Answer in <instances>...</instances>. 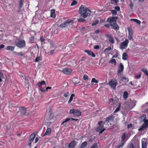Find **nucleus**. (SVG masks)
Listing matches in <instances>:
<instances>
[{"label":"nucleus","instance_id":"1","mask_svg":"<svg viewBox=\"0 0 148 148\" xmlns=\"http://www.w3.org/2000/svg\"><path fill=\"white\" fill-rule=\"evenodd\" d=\"M79 12L83 17L86 18L90 14L91 11L84 5H81L79 7Z\"/></svg>","mask_w":148,"mask_h":148},{"label":"nucleus","instance_id":"2","mask_svg":"<svg viewBox=\"0 0 148 148\" xmlns=\"http://www.w3.org/2000/svg\"><path fill=\"white\" fill-rule=\"evenodd\" d=\"M14 111H17L16 113L21 116L25 115L26 112V109L24 107H21L20 108H14Z\"/></svg>","mask_w":148,"mask_h":148},{"label":"nucleus","instance_id":"3","mask_svg":"<svg viewBox=\"0 0 148 148\" xmlns=\"http://www.w3.org/2000/svg\"><path fill=\"white\" fill-rule=\"evenodd\" d=\"M129 41L127 39H126L124 42H122L120 45V48L121 49H123L126 48L127 47Z\"/></svg>","mask_w":148,"mask_h":148},{"label":"nucleus","instance_id":"4","mask_svg":"<svg viewBox=\"0 0 148 148\" xmlns=\"http://www.w3.org/2000/svg\"><path fill=\"white\" fill-rule=\"evenodd\" d=\"M16 44L17 46L21 48L25 46V42L24 40H18L16 42Z\"/></svg>","mask_w":148,"mask_h":148},{"label":"nucleus","instance_id":"5","mask_svg":"<svg viewBox=\"0 0 148 148\" xmlns=\"http://www.w3.org/2000/svg\"><path fill=\"white\" fill-rule=\"evenodd\" d=\"M73 20L71 19H68L59 25V27L62 28H64L67 26L68 25L71 23Z\"/></svg>","mask_w":148,"mask_h":148},{"label":"nucleus","instance_id":"6","mask_svg":"<svg viewBox=\"0 0 148 148\" xmlns=\"http://www.w3.org/2000/svg\"><path fill=\"white\" fill-rule=\"evenodd\" d=\"M143 121L144 122V124L138 129V130L140 131L144 130L148 126V120L145 119Z\"/></svg>","mask_w":148,"mask_h":148},{"label":"nucleus","instance_id":"7","mask_svg":"<svg viewBox=\"0 0 148 148\" xmlns=\"http://www.w3.org/2000/svg\"><path fill=\"white\" fill-rule=\"evenodd\" d=\"M103 123V122L102 121H99L98 123V124L99 125V126L97 127V129H96V131L97 132L101 130H103L104 126V123H103V125H102V124Z\"/></svg>","mask_w":148,"mask_h":148},{"label":"nucleus","instance_id":"8","mask_svg":"<svg viewBox=\"0 0 148 148\" xmlns=\"http://www.w3.org/2000/svg\"><path fill=\"white\" fill-rule=\"evenodd\" d=\"M117 81L116 79H113L109 82V84L111 87L113 89H114L116 86Z\"/></svg>","mask_w":148,"mask_h":148},{"label":"nucleus","instance_id":"9","mask_svg":"<svg viewBox=\"0 0 148 148\" xmlns=\"http://www.w3.org/2000/svg\"><path fill=\"white\" fill-rule=\"evenodd\" d=\"M117 19V17H114L112 18L109 17L107 19V21L110 23H116V20Z\"/></svg>","mask_w":148,"mask_h":148},{"label":"nucleus","instance_id":"10","mask_svg":"<svg viewBox=\"0 0 148 148\" xmlns=\"http://www.w3.org/2000/svg\"><path fill=\"white\" fill-rule=\"evenodd\" d=\"M72 71L71 69L68 68H65L63 71V72L65 74L69 75H70L72 72Z\"/></svg>","mask_w":148,"mask_h":148},{"label":"nucleus","instance_id":"11","mask_svg":"<svg viewBox=\"0 0 148 148\" xmlns=\"http://www.w3.org/2000/svg\"><path fill=\"white\" fill-rule=\"evenodd\" d=\"M147 140L145 138H143L142 140V148H147Z\"/></svg>","mask_w":148,"mask_h":148},{"label":"nucleus","instance_id":"12","mask_svg":"<svg viewBox=\"0 0 148 148\" xmlns=\"http://www.w3.org/2000/svg\"><path fill=\"white\" fill-rule=\"evenodd\" d=\"M76 145V143L75 140H73L70 143L69 145V148H75Z\"/></svg>","mask_w":148,"mask_h":148},{"label":"nucleus","instance_id":"13","mask_svg":"<svg viewBox=\"0 0 148 148\" xmlns=\"http://www.w3.org/2000/svg\"><path fill=\"white\" fill-rule=\"evenodd\" d=\"M110 25L112 28L116 30H118L119 29L118 25H117L116 23H111L110 24Z\"/></svg>","mask_w":148,"mask_h":148},{"label":"nucleus","instance_id":"14","mask_svg":"<svg viewBox=\"0 0 148 148\" xmlns=\"http://www.w3.org/2000/svg\"><path fill=\"white\" fill-rule=\"evenodd\" d=\"M84 51L85 52L87 53L88 55L91 56L93 57H95V56L94 53L91 51L85 50Z\"/></svg>","mask_w":148,"mask_h":148},{"label":"nucleus","instance_id":"15","mask_svg":"<svg viewBox=\"0 0 148 148\" xmlns=\"http://www.w3.org/2000/svg\"><path fill=\"white\" fill-rule=\"evenodd\" d=\"M73 83L75 84H77L80 83V79L76 77H74L72 80Z\"/></svg>","mask_w":148,"mask_h":148},{"label":"nucleus","instance_id":"16","mask_svg":"<svg viewBox=\"0 0 148 148\" xmlns=\"http://www.w3.org/2000/svg\"><path fill=\"white\" fill-rule=\"evenodd\" d=\"M35 134H32L29 137V142H33L35 137Z\"/></svg>","mask_w":148,"mask_h":148},{"label":"nucleus","instance_id":"17","mask_svg":"<svg viewBox=\"0 0 148 148\" xmlns=\"http://www.w3.org/2000/svg\"><path fill=\"white\" fill-rule=\"evenodd\" d=\"M123 70V66L122 64L120 63L119 66V67L118 72L119 73L122 72Z\"/></svg>","mask_w":148,"mask_h":148},{"label":"nucleus","instance_id":"18","mask_svg":"<svg viewBox=\"0 0 148 148\" xmlns=\"http://www.w3.org/2000/svg\"><path fill=\"white\" fill-rule=\"evenodd\" d=\"M106 36L108 38L109 41L112 43L113 44L114 43V41L113 38L110 35H106Z\"/></svg>","mask_w":148,"mask_h":148},{"label":"nucleus","instance_id":"19","mask_svg":"<svg viewBox=\"0 0 148 148\" xmlns=\"http://www.w3.org/2000/svg\"><path fill=\"white\" fill-rule=\"evenodd\" d=\"M112 119V117L110 116L107 118L105 120V122H104V124H108V122L110 121H111Z\"/></svg>","mask_w":148,"mask_h":148},{"label":"nucleus","instance_id":"20","mask_svg":"<svg viewBox=\"0 0 148 148\" xmlns=\"http://www.w3.org/2000/svg\"><path fill=\"white\" fill-rule=\"evenodd\" d=\"M81 112L79 110H76L74 114L75 116H79L81 115Z\"/></svg>","mask_w":148,"mask_h":148},{"label":"nucleus","instance_id":"21","mask_svg":"<svg viewBox=\"0 0 148 148\" xmlns=\"http://www.w3.org/2000/svg\"><path fill=\"white\" fill-rule=\"evenodd\" d=\"M45 82L44 81H42L41 82H38L37 84V85L39 87V88H42V87H40L41 85H45Z\"/></svg>","mask_w":148,"mask_h":148},{"label":"nucleus","instance_id":"22","mask_svg":"<svg viewBox=\"0 0 148 148\" xmlns=\"http://www.w3.org/2000/svg\"><path fill=\"white\" fill-rule=\"evenodd\" d=\"M51 16L53 18H55L56 16L55 10L54 9H52L51 10Z\"/></svg>","mask_w":148,"mask_h":148},{"label":"nucleus","instance_id":"23","mask_svg":"<svg viewBox=\"0 0 148 148\" xmlns=\"http://www.w3.org/2000/svg\"><path fill=\"white\" fill-rule=\"evenodd\" d=\"M51 132V129L50 128H49L47 129L46 132L43 135V136L49 134Z\"/></svg>","mask_w":148,"mask_h":148},{"label":"nucleus","instance_id":"24","mask_svg":"<svg viewBox=\"0 0 148 148\" xmlns=\"http://www.w3.org/2000/svg\"><path fill=\"white\" fill-rule=\"evenodd\" d=\"M20 77L22 79V78L24 79H25V84H24V85H25V86H26V84L27 83V84L28 83V80L25 77H24L23 75H20Z\"/></svg>","mask_w":148,"mask_h":148},{"label":"nucleus","instance_id":"25","mask_svg":"<svg viewBox=\"0 0 148 148\" xmlns=\"http://www.w3.org/2000/svg\"><path fill=\"white\" fill-rule=\"evenodd\" d=\"M128 56L126 53H124L123 54L122 58L124 60H126L128 58Z\"/></svg>","mask_w":148,"mask_h":148},{"label":"nucleus","instance_id":"26","mask_svg":"<svg viewBox=\"0 0 148 148\" xmlns=\"http://www.w3.org/2000/svg\"><path fill=\"white\" fill-rule=\"evenodd\" d=\"M14 47L11 46H8L7 47L6 49L7 50L12 51L14 50Z\"/></svg>","mask_w":148,"mask_h":148},{"label":"nucleus","instance_id":"27","mask_svg":"<svg viewBox=\"0 0 148 148\" xmlns=\"http://www.w3.org/2000/svg\"><path fill=\"white\" fill-rule=\"evenodd\" d=\"M128 96V93L127 91L125 92L123 95V98L125 99L126 100Z\"/></svg>","mask_w":148,"mask_h":148},{"label":"nucleus","instance_id":"28","mask_svg":"<svg viewBox=\"0 0 148 148\" xmlns=\"http://www.w3.org/2000/svg\"><path fill=\"white\" fill-rule=\"evenodd\" d=\"M87 144V142L85 141L84 142L81 144L80 147L82 148H84L86 146Z\"/></svg>","mask_w":148,"mask_h":148},{"label":"nucleus","instance_id":"29","mask_svg":"<svg viewBox=\"0 0 148 148\" xmlns=\"http://www.w3.org/2000/svg\"><path fill=\"white\" fill-rule=\"evenodd\" d=\"M128 30L129 32V35H133V32L132 29L131 27H129L128 28Z\"/></svg>","mask_w":148,"mask_h":148},{"label":"nucleus","instance_id":"30","mask_svg":"<svg viewBox=\"0 0 148 148\" xmlns=\"http://www.w3.org/2000/svg\"><path fill=\"white\" fill-rule=\"evenodd\" d=\"M122 80L125 82H128L129 79L128 78H126L124 76H122L121 77Z\"/></svg>","mask_w":148,"mask_h":148},{"label":"nucleus","instance_id":"31","mask_svg":"<svg viewBox=\"0 0 148 148\" xmlns=\"http://www.w3.org/2000/svg\"><path fill=\"white\" fill-rule=\"evenodd\" d=\"M99 22V20H95L93 23L91 24L92 26H95Z\"/></svg>","mask_w":148,"mask_h":148},{"label":"nucleus","instance_id":"32","mask_svg":"<svg viewBox=\"0 0 148 148\" xmlns=\"http://www.w3.org/2000/svg\"><path fill=\"white\" fill-rule=\"evenodd\" d=\"M146 118V116L144 114L142 116H141L140 118V121H144V120H145V119Z\"/></svg>","mask_w":148,"mask_h":148},{"label":"nucleus","instance_id":"33","mask_svg":"<svg viewBox=\"0 0 148 148\" xmlns=\"http://www.w3.org/2000/svg\"><path fill=\"white\" fill-rule=\"evenodd\" d=\"M75 95L73 94H71L69 100L68 101V103H70L73 100V97H74Z\"/></svg>","mask_w":148,"mask_h":148},{"label":"nucleus","instance_id":"34","mask_svg":"<svg viewBox=\"0 0 148 148\" xmlns=\"http://www.w3.org/2000/svg\"><path fill=\"white\" fill-rule=\"evenodd\" d=\"M141 70L146 75L148 76V71L146 69H141Z\"/></svg>","mask_w":148,"mask_h":148},{"label":"nucleus","instance_id":"35","mask_svg":"<svg viewBox=\"0 0 148 148\" xmlns=\"http://www.w3.org/2000/svg\"><path fill=\"white\" fill-rule=\"evenodd\" d=\"M13 54H16L18 56H23L22 52L17 53L16 52H13Z\"/></svg>","mask_w":148,"mask_h":148},{"label":"nucleus","instance_id":"36","mask_svg":"<svg viewBox=\"0 0 148 148\" xmlns=\"http://www.w3.org/2000/svg\"><path fill=\"white\" fill-rule=\"evenodd\" d=\"M66 49H67L66 51V53L68 55H70L72 54V51L70 49H67V48Z\"/></svg>","mask_w":148,"mask_h":148},{"label":"nucleus","instance_id":"37","mask_svg":"<svg viewBox=\"0 0 148 148\" xmlns=\"http://www.w3.org/2000/svg\"><path fill=\"white\" fill-rule=\"evenodd\" d=\"M118 1V0H111L110 3L113 4H116Z\"/></svg>","mask_w":148,"mask_h":148},{"label":"nucleus","instance_id":"38","mask_svg":"<svg viewBox=\"0 0 148 148\" xmlns=\"http://www.w3.org/2000/svg\"><path fill=\"white\" fill-rule=\"evenodd\" d=\"M131 21H133L136 22L138 24H140V21L137 19H132L131 20Z\"/></svg>","mask_w":148,"mask_h":148},{"label":"nucleus","instance_id":"39","mask_svg":"<svg viewBox=\"0 0 148 148\" xmlns=\"http://www.w3.org/2000/svg\"><path fill=\"white\" fill-rule=\"evenodd\" d=\"M71 118H70L66 119L65 120V121H63L62 123V125L64 124L65 123L69 121L70 120H71Z\"/></svg>","mask_w":148,"mask_h":148},{"label":"nucleus","instance_id":"40","mask_svg":"<svg viewBox=\"0 0 148 148\" xmlns=\"http://www.w3.org/2000/svg\"><path fill=\"white\" fill-rule=\"evenodd\" d=\"M83 79L85 81H87L88 79V76L86 75H85L83 77Z\"/></svg>","mask_w":148,"mask_h":148},{"label":"nucleus","instance_id":"41","mask_svg":"<svg viewBox=\"0 0 148 148\" xmlns=\"http://www.w3.org/2000/svg\"><path fill=\"white\" fill-rule=\"evenodd\" d=\"M91 82L98 83V81L96 80L95 78H92L91 80Z\"/></svg>","mask_w":148,"mask_h":148},{"label":"nucleus","instance_id":"42","mask_svg":"<svg viewBox=\"0 0 148 148\" xmlns=\"http://www.w3.org/2000/svg\"><path fill=\"white\" fill-rule=\"evenodd\" d=\"M23 0H21L20 1L19 7V8H21L23 5Z\"/></svg>","mask_w":148,"mask_h":148},{"label":"nucleus","instance_id":"43","mask_svg":"<svg viewBox=\"0 0 148 148\" xmlns=\"http://www.w3.org/2000/svg\"><path fill=\"white\" fill-rule=\"evenodd\" d=\"M86 20L83 18H80L78 19V21L79 22H85Z\"/></svg>","mask_w":148,"mask_h":148},{"label":"nucleus","instance_id":"44","mask_svg":"<svg viewBox=\"0 0 148 148\" xmlns=\"http://www.w3.org/2000/svg\"><path fill=\"white\" fill-rule=\"evenodd\" d=\"M76 110H75L74 109H71L70 110L69 113L70 114H73L74 115Z\"/></svg>","mask_w":148,"mask_h":148},{"label":"nucleus","instance_id":"45","mask_svg":"<svg viewBox=\"0 0 148 148\" xmlns=\"http://www.w3.org/2000/svg\"><path fill=\"white\" fill-rule=\"evenodd\" d=\"M97 143L94 144L90 148H98L97 147Z\"/></svg>","mask_w":148,"mask_h":148},{"label":"nucleus","instance_id":"46","mask_svg":"<svg viewBox=\"0 0 148 148\" xmlns=\"http://www.w3.org/2000/svg\"><path fill=\"white\" fill-rule=\"evenodd\" d=\"M35 96L37 99H39L40 97V93H36L35 94Z\"/></svg>","mask_w":148,"mask_h":148},{"label":"nucleus","instance_id":"47","mask_svg":"<svg viewBox=\"0 0 148 148\" xmlns=\"http://www.w3.org/2000/svg\"><path fill=\"white\" fill-rule=\"evenodd\" d=\"M50 46L52 47H54L55 44H54V43L52 41H50Z\"/></svg>","mask_w":148,"mask_h":148},{"label":"nucleus","instance_id":"48","mask_svg":"<svg viewBox=\"0 0 148 148\" xmlns=\"http://www.w3.org/2000/svg\"><path fill=\"white\" fill-rule=\"evenodd\" d=\"M111 12L112 14L114 15H116L117 14V12L115 10H111Z\"/></svg>","mask_w":148,"mask_h":148},{"label":"nucleus","instance_id":"49","mask_svg":"<svg viewBox=\"0 0 148 148\" xmlns=\"http://www.w3.org/2000/svg\"><path fill=\"white\" fill-rule=\"evenodd\" d=\"M77 3V2L73 0L72 3L71 4V6L74 5H76Z\"/></svg>","mask_w":148,"mask_h":148},{"label":"nucleus","instance_id":"50","mask_svg":"<svg viewBox=\"0 0 148 148\" xmlns=\"http://www.w3.org/2000/svg\"><path fill=\"white\" fill-rule=\"evenodd\" d=\"M124 143H125L124 142H123L121 144L118 146L116 148H120V147H122L123 146V145H124Z\"/></svg>","mask_w":148,"mask_h":148},{"label":"nucleus","instance_id":"51","mask_svg":"<svg viewBox=\"0 0 148 148\" xmlns=\"http://www.w3.org/2000/svg\"><path fill=\"white\" fill-rule=\"evenodd\" d=\"M41 58L40 57H37L35 59V61L36 62H38L41 60Z\"/></svg>","mask_w":148,"mask_h":148},{"label":"nucleus","instance_id":"52","mask_svg":"<svg viewBox=\"0 0 148 148\" xmlns=\"http://www.w3.org/2000/svg\"><path fill=\"white\" fill-rule=\"evenodd\" d=\"M40 41L41 42H44V43H45V39L43 37V36H42L40 38Z\"/></svg>","mask_w":148,"mask_h":148},{"label":"nucleus","instance_id":"53","mask_svg":"<svg viewBox=\"0 0 148 148\" xmlns=\"http://www.w3.org/2000/svg\"><path fill=\"white\" fill-rule=\"evenodd\" d=\"M132 104H131L132 107H133L135 106V101L134 100H133L132 101Z\"/></svg>","mask_w":148,"mask_h":148},{"label":"nucleus","instance_id":"54","mask_svg":"<svg viewBox=\"0 0 148 148\" xmlns=\"http://www.w3.org/2000/svg\"><path fill=\"white\" fill-rule=\"evenodd\" d=\"M133 35H129L128 38L129 40H133V37H132Z\"/></svg>","mask_w":148,"mask_h":148},{"label":"nucleus","instance_id":"55","mask_svg":"<svg viewBox=\"0 0 148 148\" xmlns=\"http://www.w3.org/2000/svg\"><path fill=\"white\" fill-rule=\"evenodd\" d=\"M111 49V47H109L108 48H106L105 49L104 51H110Z\"/></svg>","mask_w":148,"mask_h":148},{"label":"nucleus","instance_id":"56","mask_svg":"<svg viewBox=\"0 0 148 148\" xmlns=\"http://www.w3.org/2000/svg\"><path fill=\"white\" fill-rule=\"evenodd\" d=\"M125 135L124 133H123L121 138L122 141H123L125 139Z\"/></svg>","mask_w":148,"mask_h":148},{"label":"nucleus","instance_id":"57","mask_svg":"<svg viewBox=\"0 0 148 148\" xmlns=\"http://www.w3.org/2000/svg\"><path fill=\"white\" fill-rule=\"evenodd\" d=\"M34 38L33 37H32L30 38V41L31 43L34 42Z\"/></svg>","mask_w":148,"mask_h":148},{"label":"nucleus","instance_id":"58","mask_svg":"<svg viewBox=\"0 0 148 148\" xmlns=\"http://www.w3.org/2000/svg\"><path fill=\"white\" fill-rule=\"evenodd\" d=\"M110 62L111 63H114V64H115L116 63V61L114 59H112Z\"/></svg>","mask_w":148,"mask_h":148},{"label":"nucleus","instance_id":"59","mask_svg":"<svg viewBox=\"0 0 148 148\" xmlns=\"http://www.w3.org/2000/svg\"><path fill=\"white\" fill-rule=\"evenodd\" d=\"M69 95V92H67L66 93H64V96L65 97H67Z\"/></svg>","mask_w":148,"mask_h":148},{"label":"nucleus","instance_id":"60","mask_svg":"<svg viewBox=\"0 0 148 148\" xmlns=\"http://www.w3.org/2000/svg\"><path fill=\"white\" fill-rule=\"evenodd\" d=\"M115 9L117 10V11H119L120 10V8L119 7V6H116L115 8Z\"/></svg>","mask_w":148,"mask_h":148},{"label":"nucleus","instance_id":"61","mask_svg":"<svg viewBox=\"0 0 148 148\" xmlns=\"http://www.w3.org/2000/svg\"><path fill=\"white\" fill-rule=\"evenodd\" d=\"M132 126V124H128L127 125V128L128 129H129L130 127H131Z\"/></svg>","mask_w":148,"mask_h":148},{"label":"nucleus","instance_id":"62","mask_svg":"<svg viewBox=\"0 0 148 148\" xmlns=\"http://www.w3.org/2000/svg\"><path fill=\"white\" fill-rule=\"evenodd\" d=\"M94 48L95 49H99V46L98 45H95L94 46Z\"/></svg>","mask_w":148,"mask_h":148},{"label":"nucleus","instance_id":"63","mask_svg":"<svg viewBox=\"0 0 148 148\" xmlns=\"http://www.w3.org/2000/svg\"><path fill=\"white\" fill-rule=\"evenodd\" d=\"M140 76L141 73H140L139 75L136 76L135 77L137 79H139L140 77Z\"/></svg>","mask_w":148,"mask_h":148},{"label":"nucleus","instance_id":"64","mask_svg":"<svg viewBox=\"0 0 148 148\" xmlns=\"http://www.w3.org/2000/svg\"><path fill=\"white\" fill-rule=\"evenodd\" d=\"M130 7L131 9H132L133 8V5L131 3L130 5Z\"/></svg>","mask_w":148,"mask_h":148}]
</instances>
